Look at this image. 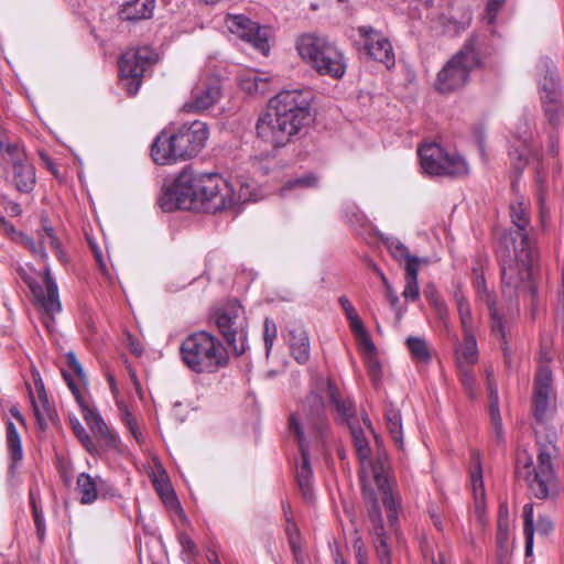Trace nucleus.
Returning <instances> with one entry per match:
<instances>
[{
    "instance_id": "f257e3e1",
    "label": "nucleus",
    "mask_w": 564,
    "mask_h": 564,
    "mask_svg": "<svg viewBox=\"0 0 564 564\" xmlns=\"http://www.w3.org/2000/svg\"><path fill=\"white\" fill-rule=\"evenodd\" d=\"M510 217L514 231L502 236L498 249L501 259V282L505 296L512 299L520 294H534L532 263L534 248L529 237L530 219L522 202L511 204Z\"/></svg>"
},
{
    "instance_id": "f03ea898",
    "label": "nucleus",
    "mask_w": 564,
    "mask_h": 564,
    "mask_svg": "<svg viewBox=\"0 0 564 564\" xmlns=\"http://www.w3.org/2000/svg\"><path fill=\"white\" fill-rule=\"evenodd\" d=\"M308 90H282L271 98L256 122L257 138L272 149L292 142L313 120Z\"/></svg>"
},
{
    "instance_id": "7ed1b4c3",
    "label": "nucleus",
    "mask_w": 564,
    "mask_h": 564,
    "mask_svg": "<svg viewBox=\"0 0 564 564\" xmlns=\"http://www.w3.org/2000/svg\"><path fill=\"white\" fill-rule=\"evenodd\" d=\"M289 429L295 434L301 452V463L296 466L297 484L303 497L311 500L313 470L310 462V444L324 445L329 431L324 401L319 394L311 393L306 398L304 424H301L299 417L292 414L289 420Z\"/></svg>"
},
{
    "instance_id": "20e7f679",
    "label": "nucleus",
    "mask_w": 564,
    "mask_h": 564,
    "mask_svg": "<svg viewBox=\"0 0 564 564\" xmlns=\"http://www.w3.org/2000/svg\"><path fill=\"white\" fill-rule=\"evenodd\" d=\"M208 134L207 124L198 120L183 124L174 133L162 131L151 145V156L160 165L192 159L203 150Z\"/></svg>"
},
{
    "instance_id": "39448f33",
    "label": "nucleus",
    "mask_w": 564,
    "mask_h": 564,
    "mask_svg": "<svg viewBox=\"0 0 564 564\" xmlns=\"http://www.w3.org/2000/svg\"><path fill=\"white\" fill-rule=\"evenodd\" d=\"M557 454L552 440L545 444L539 443L538 463L527 451L519 452L516 460V476L527 482L532 496L538 499H555L560 494V486L553 468L552 458Z\"/></svg>"
},
{
    "instance_id": "423d86ee",
    "label": "nucleus",
    "mask_w": 564,
    "mask_h": 564,
    "mask_svg": "<svg viewBox=\"0 0 564 564\" xmlns=\"http://www.w3.org/2000/svg\"><path fill=\"white\" fill-rule=\"evenodd\" d=\"M484 41L479 35H471L462 48L452 56L438 72L434 87L441 94L462 89L468 82L470 73L482 64Z\"/></svg>"
},
{
    "instance_id": "0eeeda50",
    "label": "nucleus",
    "mask_w": 564,
    "mask_h": 564,
    "mask_svg": "<svg viewBox=\"0 0 564 564\" xmlns=\"http://www.w3.org/2000/svg\"><path fill=\"white\" fill-rule=\"evenodd\" d=\"M182 173L189 177L188 194L193 198L194 209L216 213L234 206L237 197L234 187L217 173H194L184 167Z\"/></svg>"
},
{
    "instance_id": "6e6552de",
    "label": "nucleus",
    "mask_w": 564,
    "mask_h": 564,
    "mask_svg": "<svg viewBox=\"0 0 564 564\" xmlns=\"http://www.w3.org/2000/svg\"><path fill=\"white\" fill-rule=\"evenodd\" d=\"M180 352L184 364L196 373H214L229 362L223 343L205 330L188 335L182 341Z\"/></svg>"
},
{
    "instance_id": "1a4fd4ad",
    "label": "nucleus",
    "mask_w": 564,
    "mask_h": 564,
    "mask_svg": "<svg viewBox=\"0 0 564 564\" xmlns=\"http://www.w3.org/2000/svg\"><path fill=\"white\" fill-rule=\"evenodd\" d=\"M296 50L321 75L341 78L346 72L343 53L325 36L314 33L303 34L296 42Z\"/></svg>"
},
{
    "instance_id": "9d476101",
    "label": "nucleus",
    "mask_w": 564,
    "mask_h": 564,
    "mask_svg": "<svg viewBox=\"0 0 564 564\" xmlns=\"http://www.w3.org/2000/svg\"><path fill=\"white\" fill-rule=\"evenodd\" d=\"M214 317L235 356L243 355L248 348V319L243 307L237 301H232L215 312Z\"/></svg>"
},
{
    "instance_id": "9b49d317",
    "label": "nucleus",
    "mask_w": 564,
    "mask_h": 564,
    "mask_svg": "<svg viewBox=\"0 0 564 564\" xmlns=\"http://www.w3.org/2000/svg\"><path fill=\"white\" fill-rule=\"evenodd\" d=\"M421 166L430 175L459 177L468 174V165L457 154L447 153L437 143L423 144L417 150Z\"/></svg>"
},
{
    "instance_id": "f8f14e48",
    "label": "nucleus",
    "mask_w": 564,
    "mask_h": 564,
    "mask_svg": "<svg viewBox=\"0 0 564 564\" xmlns=\"http://www.w3.org/2000/svg\"><path fill=\"white\" fill-rule=\"evenodd\" d=\"M158 59L156 53L149 46L130 48L119 59L121 83L129 96L139 91L144 73Z\"/></svg>"
},
{
    "instance_id": "ddd939ff",
    "label": "nucleus",
    "mask_w": 564,
    "mask_h": 564,
    "mask_svg": "<svg viewBox=\"0 0 564 564\" xmlns=\"http://www.w3.org/2000/svg\"><path fill=\"white\" fill-rule=\"evenodd\" d=\"M556 412V397L552 387L550 367L541 366L534 379L532 415L535 424L546 427Z\"/></svg>"
},
{
    "instance_id": "4468645a",
    "label": "nucleus",
    "mask_w": 564,
    "mask_h": 564,
    "mask_svg": "<svg viewBox=\"0 0 564 564\" xmlns=\"http://www.w3.org/2000/svg\"><path fill=\"white\" fill-rule=\"evenodd\" d=\"M34 297V304L43 312V323L48 332L53 330L54 315L62 310L58 290L53 280L50 269L44 271V286L34 282L26 281Z\"/></svg>"
},
{
    "instance_id": "2eb2a0df",
    "label": "nucleus",
    "mask_w": 564,
    "mask_h": 564,
    "mask_svg": "<svg viewBox=\"0 0 564 564\" xmlns=\"http://www.w3.org/2000/svg\"><path fill=\"white\" fill-rule=\"evenodd\" d=\"M359 35L364 39V46L368 55L388 68L394 66V53L390 41L372 26L362 25L358 28Z\"/></svg>"
},
{
    "instance_id": "dca6fc26",
    "label": "nucleus",
    "mask_w": 564,
    "mask_h": 564,
    "mask_svg": "<svg viewBox=\"0 0 564 564\" xmlns=\"http://www.w3.org/2000/svg\"><path fill=\"white\" fill-rule=\"evenodd\" d=\"M221 98V82L212 76L199 79L192 89L191 100L185 108L192 111H204L216 105Z\"/></svg>"
},
{
    "instance_id": "f3484780",
    "label": "nucleus",
    "mask_w": 564,
    "mask_h": 564,
    "mask_svg": "<svg viewBox=\"0 0 564 564\" xmlns=\"http://www.w3.org/2000/svg\"><path fill=\"white\" fill-rule=\"evenodd\" d=\"M189 177L186 173H180L173 185L163 191L159 198V205L164 212L175 209H194L193 198H189L188 183Z\"/></svg>"
},
{
    "instance_id": "a211bd4d",
    "label": "nucleus",
    "mask_w": 564,
    "mask_h": 564,
    "mask_svg": "<svg viewBox=\"0 0 564 564\" xmlns=\"http://www.w3.org/2000/svg\"><path fill=\"white\" fill-rule=\"evenodd\" d=\"M523 534L525 538V556H531L533 551V538L536 532L541 536H547L554 530L553 520L546 514H539L534 523L533 505L523 506Z\"/></svg>"
},
{
    "instance_id": "6ab92c4d",
    "label": "nucleus",
    "mask_w": 564,
    "mask_h": 564,
    "mask_svg": "<svg viewBox=\"0 0 564 564\" xmlns=\"http://www.w3.org/2000/svg\"><path fill=\"white\" fill-rule=\"evenodd\" d=\"M290 354L300 365L308 362L311 357V344L307 330L299 321H290L286 325V336Z\"/></svg>"
},
{
    "instance_id": "aec40b11",
    "label": "nucleus",
    "mask_w": 564,
    "mask_h": 564,
    "mask_svg": "<svg viewBox=\"0 0 564 564\" xmlns=\"http://www.w3.org/2000/svg\"><path fill=\"white\" fill-rule=\"evenodd\" d=\"M226 24L231 33L252 43L258 50L265 51L268 48V40L257 22L245 15H228Z\"/></svg>"
},
{
    "instance_id": "412c9836",
    "label": "nucleus",
    "mask_w": 564,
    "mask_h": 564,
    "mask_svg": "<svg viewBox=\"0 0 564 564\" xmlns=\"http://www.w3.org/2000/svg\"><path fill=\"white\" fill-rule=\"evenodd\" d=\"M368 516L372 525L371 534L375 536V545L378 560L381 564H392L391 549L387 542V533L383 525L381 508L376 498L372 499Z\"/></svg>"
},
{
    "instance_id": "4be33fe9",
    "label": "nucleus",
    "mask_w": 564,
    "mask_h": 564,
    "mask_svg": "<svg viewBox=\"0 0 564 564\" xmlns=\"http://www.w3.org/2000/svg\"><path fill=\"white\" fill-rule=\"evenodd\" d=\"M476 288L479 300L488 307L491 322V332L501 340H503L506 338L503 318L497 310L496 295L488 290L484 275H477Z\"/></svg>"
},
{
    "instance_id": "5701e85b",
    "label": "nucleus",
    "mask_w": 564,
    "mask_h": 564,
    "mask_svg": "<svg viewBox=\"0 0 564 564\" xmlns=\"http://www.w3.org/2000/svg\"><path fill=\"white\" fill-rule=\"evenodd\" d=\"M82 413L84 420L89 425L90 430L101 440H104L109 446H116V436L110 432L106 422L98 413L96 409H93L86 404H82Z\"/></svg>"
},
{
    "instance_id": "b1692460",
    "label": "nucleus",
    "mask_w": 564,
    "mask_h": 564,
    "mask_svg": "<svg viewBox=\"0 0 564 564\" xmlns=\"http://www.w3.org/2000/svg\"><path fill=\"white\" fill-rule=\"evenodd\" d=\"M155 0H129L119 10L122 21H139L150 19L153 14Z\"/></svg>"
},
{
    "instance_id": "393cba45",
    "label": "nucleus",
    "mask_w": 564,
    "mask_h": 564,
    "mask_svg": "<svg viewBox=\"0 0 564 564\" xmlns=\"http://www.w3.org/2000/svg\"><path fill=\"white\" fill-rule=\"evenodd\" d=\"M327 390L330 402L334 404L338 420L343 423H346L349 426V422H358L355 414V405L349 399H341L338 389L336 386L328 381Z\"/></svg>"
},
{
    "instance_id": "a878e982",
    "label": "nucleus",
    "mask_w": 564,
    "mask_h": 564,
    "mask_svg": "<svg viewBox=\"0 0 564 564\" xmlns=\"http://www.w3.org/2000/svg\"><path fill=\"white\" fill-rule=\"evenodd\" d=\"M384 420L387 430L400 451H403V432H402V417L400 411L391 403L386 405Z\"/></svg>"
},
{
    "instance_id": "bb28decb",
    "label": "nucleus",
    "mask_w": 564,
    "mask_h": 564,
    "mask_svg": "<svg viewBox=\"0 0 564 564\" xmlns=\"http://www.w3.org/2000/svg\"><path fill=\"white\" fill-rule=\"evenodd\" d=\"M100 477H93L87 473H82L77 477V489L80 495V503L90 505L98 499V488Z\"/></svg>"
},
{
    "instance_id": "cd10ccee",
    "label": "nucleus",
    "mask_w": 564,
    "mask_h": 564,
    "mask_svg": "<svg viewBox=\"0 0 564 564\" xmlns=\"http://www.w3.org/2000/svg\"><path fill=\"white\" fill-rule=\"evenodd\" d=\"M13 182L18 191L30 193L35 185L34 166L28 161L14 165Z\"/></svg>"
},
{
    "instance_id": "c85d7f7f",
    "label": "nucleus",
    "mask_w": 564,
    "mask_h": 564,
    "mask_svg": "<svg viewBox=\"0 0 564 564\" xmlns=\"http://www.w3.org/2000/svg\"><path fill=\"white\" fill-rule=\"evenodd\" d=\"M40 243L45 248L48 245L56 253L59 261L66 262V254L62 249V242L50 225L47 217L41 218V229L37 232Z\"/></svg>"
},
{
    "instance_id": "c756f323",
    "label": "nucleus",
    "mask_w": 564,
    "mask_h": 564,
    "mask_svg": "<svg viewBox=\"0 0 564 564\" xmlns=\"http://www.w3.org/2000/svg\"><path fill=\"white\" fill-rule=\"evenodd\" d=\"M473 469L470 471V480L473 492L476 501V508L479 510L485 501V487L482 480V469L480 463V456L477 452L471 453Z\"/></svg>"
},
{
    "instance_id": "7c9ffc66",
    "label": "nucleus",
    "mask_w": 564,
    "mask_h": 564,
    "mask_svg": "<svg viewBox=\"0 0 564 564\" xmlns=\"http://www.w3.org/2000/svg\"><path fill=\"white\" fill-rule=\"evenodd\" d=\"M510 533H511V525L510 524H497V533H496L497 553H496V560H497L498 564H509V558H510V555H511Z\"/></svg>"
},
{
    "instance_id": "2f4dec72",
    "label": "nucleus",
    "mask_w": 564,
    "mask_h": 564,
    "mask_svg": "<svg viewBox=\"0 0 564 564\" xmlns=\"http://www.w3.org/2000/svg\"><path fill=\"white\" fill-rule=\"evenodd\" d=\"M541 100L543 104L546 101H560L561 91L558 78L555 69L547 68L542 83H541Z\"/></svg>"
},
{
    "instance_id": "473e14b6",
    "label": "nucleus",
    "mask_w": 564,
    "mask_h": 564,
    "mask_svg": "<svg viewBox=\"0 0 564 564\" xmlns=\"http://www.w3.org/2000/svg\"><path fill=\"white\" fill-rule=\"evenodd\" d=\"M388 249L395 260H405V265L414 264V268H416L420 267L421 263L427 262L425 259L412 256L408 247L397 239L388 243Z\"/></svg>"
},
{
    "instance_id": "72a5a7b5",
    "label": "nucleus",
    "mask_w": 564,
    "mask_h": 564,
    "mask_svg": "<svg viewBox=\"0 0 564 564\" xmlns=\"http://www.w3.org/2000/svg\"><path fill=\"white\" fill-rule=\"evenodd\" d=\"M349 430L352 437V443L356 448L357 455L360 459H368L371 454V449L367 438L365 437L364 431L358 425V422H349Z\"/></svg>"
},
{
    "instance_id": "f704fd0d",
    "label": "nucleus",
    "mask_w": 564,
    "mask_h": 564,
    "mask_svg": "<svg viewBox=\"0 0 564 564\" xmlns=\"http://www.w3.org/2000/svg\"><path fill=\"white\" fill-rule=\"evenodd\" d=\"M457 352L459 354V362L464 361L467 365H473L477 361L478 349L474 333H464V344Z\"/></svg>"
},
{
    "instance_id": "c9c22d12",
    "label": "nucleus",
    "mask_w": 564,
    "mask_h": 564,
    "mask_svg": "<svg viewBox=\"0 0 564 564\" xmlns=\"http://www.w3.org/2000/svg\"><path fill=\"white\" fill-rule=\"evenodd\" d=\"M7 446L13 463H18L23 457L21 438L12 422L7 424Z\"/></svg>"
},
{
    "instance_id": "e433bc0d",
    "label": "nucleus",
    "mask_w": 564,
    "mask_h": 564,
    "mask_svg": "<svg viewBox=\"0 0 564 564\" xmlns=\"http://www.w3.org/2000/svg\"><path fill=\"white\" fill-rule=\"evenodd\" d=\"M412 358L417 362H426L431 359L427 344L423 338L410 336L405 340Z\"/></svg>"
},
{
    "instance_id": "4c0bfd02",
    "label": "nucleus",
    "mask_w": 564,
    "mask_h": 564,
    "mask_svg": "<svg viewBox=\"0 0 564 564\" xmlns=\"http://www.w3.org/2000/svg\"><path fill=\"white\" fill-rule=\"evenodd\" d=\"M0 149L3 152L6 160L11 162L12 166L26 161L25 152L20 148L18 142H11L0 138Z\"/></svg>"
},
{
    "instance_id": "58836bf2",
    "label": "nucleus",
    "mask_w": 564,
    "mask_h": 564,
    "mask_svg": "<svg viewBox=\"0 0 564 564\" xmlns=\"http://www.w3.org/2000/svg\"><path fill=\"white\" fill-rule=\"evenodd\" d=\"M419 268H414V264L405 265V286L402 295L410 301L417 300L420 295L417 283Z\"/></svg>"
},
{
    "instance_id": "ea45409f",
    "label": "nucleus",
    "mask_w": 564,
    "mask_h": 564,
    "mask_svg": "<svg viewBox=\"0 0 564 564\" xmlns=\"http://www.w3.org/2000/svg\"><path fill=\"white\" fill-rule=\"evenodd\" d=\"M382 505L387 512V519L390 527H394L398 522V512L401 508V500L399 496H395L393 492H386V495L381 496Z\"/></svg>"
},
{
    "instance_id": "a19ab883",
    "label": "nucleus",
    "mask_w": 564,
    "mask_h": 564,
    "mask_svg": "<svg viewBox=\"0 0 564 564\" xmlns=\"http://www.w3.org/2000/svg\"><path fill=\"white\" fill-rule=\"evenodd\" d=\"M373 479L381 496L386 495V492H393L386 466L380 459L373 466Z\"/></svg>"
},
{
    "instance_id": "79ce46f5",
    "label": "nucleus",
    "mask_w": 564,
    "mask_h": 564,
    "mask_svg": "<svg viewBox=\"0 0 564 564\" xmlns=\"http://www.w3.org/2000/svg\"><path fill=\"white\" fill-rule=\"evenodd\" d=\"M153 485L166 506H178L175 492L172 489L170 482L165 478L154 479Z\"/></svg>"
},
{
    "instance_id": "37998d69",
    "label": "nucleus",
    "mask_w": 564,
    "mask_h": 564,
    "mask_svg": "<svg viewBox=\"0 0 564 564\" xmlns=\"http://www.w3.org/2000/svg\"><path fill=\"white\" fill-rule=\"evenodd\" d=\"M457 308L463 333H474L473 315L467 300L464 297L458 299Z\"/></svg>"
},
{
    "instance_id": "c03bdc74",
    "label": "nucleus",
    "mask_w": 564,
    "mask_h": 564,
    "mask_svg": "<svg viewBox=\"0 0 564 564\" xmlns=\"http://www.w3.org/2000/svg\"><path fill=\"white\" fill-rule=\"evenodd\" d=\"M29 497H30V505L32 507L34 523H35V528H36V535L40 541H43L45 538V521H44L43 512H42V509L37 506L36 498L32 490H30Z\"/></svg>"
},
{
    "instance_id": "a18cd8bd",
    "label": "nucleus",
    "mask_w": 564,
    "mask_h": 564,
    "mask_svg": "<svg viewBox=\"0 0 564 564\" xmlns=\"http://www.w3.org/2000/svg\"><path fill=\"white\" fill-rule=\"evenodd\" d=\"M242 88L249 94H265L268 91V79L258 75H251L242 80Z\"/></svg>"
},
{
    "instance_id": "49530a36",
    "label": "nucleus",
    "mask_w": 564,
    "mask_h": 564,
    "mask_svg": "<svg viewBox=\"0 0 564 564\" xmlns=\"http://www.w3.org/2000/svg\"><path fill=\"white\" fill-rule=\"evenodd\" d=\"M276 335H278V329H276L275 323L272 319L267 317L263 323V340H264L267 356H269V354L273 347V343H274V339L276 338Z\"/></svg>"
},
{
    "instance_id": "de8ad7c7",
    "label": "nucleus",
    "mask_w": 564,
    "mask_h": 564,
    "mask_svg": "<svg viewBox=\"0 0 564 564\" xmlns=\"http://www.w3.org/2000/svg\"><path fill=\"white\" fill-rule=\"evenodd\" d=\"M544 105V111L545 116L549 120V122L553 126H556L560 123L562 117H563V109L562 104L560 101H546Z\"/></svg>"
},
{
    "instance_id": "09e8293b",
    "label": "nucleus",
    "mask_w": 564,
    "mask_h": 564,
    "mask_svg": "<svg viewBox=\"0 0 564 564\" xmlns=\"http://www.w3.org/2000/svg\"><path fill=\"white\" fill-rule=\"evenodd\" d=\"M120 412L123 423L127 425L135 441L138 443H141L142 434L138 427L137 421L133 417L132 413L128 410L126 405L120 406Z\"/></svg>"
},
{
    "instance_id": "8fccbe9b",
    "label": "nucleus",
    "mask_w": 564,
    "mask_h": 564,
    "mask_svg": "<svg viewBox=\"0 0 564 564\" xmlns=\"http://www.w3.org/2000/svg\"><path fill=\"white\" fill-rule=\"evenodd\" d=\"M72 427L73 432L76 435V437L80 441V443L84 445V447L89 452L93 453L95 445L91 441V437L85 430V427L80 424L78 420L72 421Z\"/></svg>"
},
{
    "instance_id": "3c124183",
    "label": "nucleus",
    "mask_w": 564,
    "mask_h": 564,
    "mask_svg": "<svg viewBox=\"0 0 564 564\" xmlns=\"http://www.w3.org/2000/svg\"><path fill=\"white\" fill-rule=\"evenodd\" d=\"M21 242L36 257L46 260L47 259V252L45 248L39 242L34 240V238L20 234Z\"/></svg>"
},
{
    "instance_id": "603ef678",
    "label": "nucleus",
    "mask_w": 564,
    "mask_h": 564,
    "mask_svg": "<svg viewBox=\"0 0 564 564\" xmlns=\"http://www.w3.org/2000/svg\"><path fill=\"white\" fill-rule=\"evenodd\" d=\"M352 549L355 552V556L357 560V564H367L368 563V554L366 551V546L362 538L356 531V536L352 541Z\"/></svg>"
},
{
    "instance_id": "864d4df0",
    "label": "nucleus",
    "mask_w": 564,
    "mask_h": 564,
    "mask_svg": "<svg viewBox=\"0 0 564 564\" xmlns=\"http://www.w3.org/2000/svg\"><path fill=\"white\" fill-rule=\"evenodd\" d=\"M366 366H367L368 375L370 376L372 382L375 384H377L381 378V365H380L379 360L377 359V357L375 355L368 356Z\"/></svg>"
},
{
    "instance_id": "5fc2aeb1",
    "label": "nucleus",
    "mask_w": 564,
    "mask_h": 564,
    "mask_svg": "<svg viewBox=\"0 0 564 564\" xmlns=\"http://www.w3.org/2000/svg\"><path fill=\"white\" fill-rule=\"evenodd\" d=\"M178 542L182 545L183 553H186L188 558L194 557L197 553V546L191 536L184 532L178 534Z\"/></svg>"
},
{
    "instance_id": "6e6d98bb",
    "label": "nucleus",
    "mask_w": 564,
    "mask_h": 564,
    "mask_svg": "<svg viewBox=\"0 0 564 564\" xmlns=\"http://www.w3.org/2000/svg\"><path fill=\"white\" fill-rule=\"evenodd\" d=\"M317 177L314 175H305L288 183L285 188L296 187H315L317 185Z\"/></svg>"
},
{
    "instance_id": "4d7b16f0",
    "label": "nucleus",
    "mask_w": 564,
    "mask_h": 564,
    "mask_svg": "<svg viewBox=\"0 0 564 564\" xmlns=\"http://www.w3.org/2000/svg\"><path fill=\"white\" fill-rule=\"evenodd\" d=\"M505 0H487L485 19L489 24L494 23L496 15Z\"/></svg>"
},
{
    "instance_id": "13d9d810",
    "label": "nucleus",
    "mask_w": 564,
    "mask_h": 564,
    "mask_svg": "<svg viewBox=\"0 0 564 564\" xmlns=\"http://www.w3.org/2000/svg\"><path fill=\"white\" fill-rule=\"evenodd\" d=\"M288 541H289L291 551L293 553L294 560L299 564H303L304 563V556H303V552H302V549H301V535L296 538V534L292 533L291 538L288 539Z\"/></svg>"
},
{
    "instance_id": "bf43d9fd",
    "label": "nucleus",
    "mask_w": 564,
    "mask_h": 564,
    "mask_svg": "<svg viewBox=\"0 0 564 564\" xmlns=\"http://www.w3.org/2000/svg\"><path fill=\"white\" fill-rule=\"evenodd\" d=\"M487 382L489 389V406L499 405L498 388L494 381L492 370H487Z\"/></svg>"
},
{
    "instance_id": "052dcab7",
    "label": "nucleus",
    "mask_w": 564,
    "mask_h": 564,
    "mask_svg": "<svg viewBox=\"0 0 564 564\" xmlns=\"http://www.w3.org/2000/svg\"><path fill=\"white\" fill-rule=\"evenodd\" d=\"M66 361H67V366L75 372V375L79 379H84L85 378L84 369H83L80 362L78 361L75 352H73V351L67 352L66 354Z\"/></svg>"
},
{
    "instance_id": "680f3d73",
    "label": "nucleus",
    "mask_w": 564,
    "mask_h": 564,
    "mask_svg": "<svg viewBox=\"0 0 564 564\" xmlns=\"http://www.w3.org/2000/svg\"><path fill=\"white\" fill-rule=\"evenodd\" d=\"M35 387H36L39 399H40V401L42 403L43 410L46 412L47 416L51 417L52 416V411H51V408H50V404H48V400H47V395H46V392H45V389H44V383L41 380V378L35 379Z\"/></svg>"
},
{
    "instance_id": "e2e57ef3",
    "label": "nucleus",
    "mask_w": 564,
    "mask_h": 564,
    "mask_svg": "<svg viewBox=\"0 0 564 564\" xmlns=\"http://www.w3.org/2000/svg\"><path fill=\"white\" fill-rule=\"evenodd\" d=\"M460 381L464 386L465 390L469 393V397L473 399L474 395V387H475V378L469 370H463L460 373Z\"/></svg>"
},
{
    "instance_id": "0e129e2a",
    "label": "nucleus",
    "mask_w": 564,
    "mask_h": 564,
    "mask_svg": "<svg viewBox=\"0 0 564 564\" xmlns=\"http://www.w3.org/2000/svg\"><path fill=\"white\" fill-rule=\"evenodd\" d=\"M100 486L98 488V497L101 498H115L119 497L117 494V490L115 487L109 485L106 480H104L101 477L99 479Z\"/></svg>"
},
{
    "instance_id": "69168bd1",
    "label": "nucleus",
    "mask_w": 564,
    "mask_h": 564,
    "mask_svg": "<svg viewBox=\"0 0 564 564\" xmlns=\"http://www.w3.org/2000/svg\"><path fill=\"white\" fill-rule=\"evenodd\" d=\"M489 413L494 429L497 432L498 436H500L502 431V421L500 416L499 405L489 406Z\"/></svg>"
},
{
    "instance_id": "338daca9",
    "label": "nucleus",
    "mask_w": 564,
    "mask_h": 564,
    "mask_svg": "<svg viewBox=\"0 0 564 564\" xmlns=\"http://www.w3.org/2000/svg\"><path fill=\"white\" fill-rule=\"evenodd\" d=\"M65 381L67 382V386L72 390L76 401L78 402L79 406L82 408V404H86L87 402L84 400L83 395L80 394V391L77 387V384L74 382V380L70 378V376L66 372L63 373Z\"/></svg>"
},
{
    "instance_id": "774afa93",
    "label": "nucleus",
    "mask_w": 564,
    "mask_h": 564,
    "mask_svg": "<svg viewBox=\"0 0 564 564\" xmlns=\"http://www.w3.org/2000/svg\"><path fill=\"white\" fill-rule=\"evenodd\" d=\"M127 346L134 356L140 357L143 354L142 344L131 334H127Z\"/></svg>"
}]
</instances>
